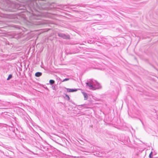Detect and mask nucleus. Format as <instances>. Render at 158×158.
Returning <instances> with one entry per match:
<instances>
[{"label":"nucleus","instance_id":"f257e3e1","mask_svg":"<svg viewBox=\"0 0 158 158\" xmlns=\"http://www.w3.org/2000/svg\"><path fill=\"white\" fill-rule=\"evenodd\" d=\"M28 5L19 4L17 11L23 10L19 12L23 20L26 21L27 25H38L37 20L41 19L42 16H49L50 14L41 12V10H51L50 6L52 3L47 2L44 0H31L28 2Z\"/></svg>","mask_w":158,"mask_h":158},{"label":"nucleus","instance_id":"f03ea898","mask_svg":"<svg viewBox=\"0 0 158 158\" xmlns=\"http://www.w3.org/2000/svg\"><path fill=\"white\" fill-rule=\"evenodd\" d=\"M8 10L10 11L15 12L17 11L18 7L19 6V4L15 3H11L8 5Z\"/></svg>","mask_w":158,"mask_h":158},{"label":"nucleus","instance_id":"7ed1b4c3","mask_svg":"<svg viewBox=\"0 0 158 158\" xmlns=\"http://www.w3.org/2000/svg\"><path fill=\"white\" fill-rule=\"evenodd\" d=\"M58 35L64 39H70V36L69 35H66L63 33H58Z\"/></svg>","mask_w":158,"mask_h":158},{"label":"nucleus","instance_id":"20e7f679","mask_svg":"<svg viewBox=\"0 0 158 158\" xmlns=\"http://www.w3.org/2000/svg\"><path fill=\"white\" fill-rule=\"evenodd\" d=\"M86 85L88 86L90 88V89L93 90H95L96 89V87L94 86L92 84L89 82H87L86 83Z\"/></svg>","mask_w":158,"mask_h":158},{"label":"nucleus","instance_id":"39448f33","mask_svg":"<svg viewBox=\"0 0 158 158\" xmlns=\"http://www.w3.org/2000/svg\"><path fill=\"white\" fill-rule=\"evenodd\" d=\"M65 88L66 89L67 91L68 92H76L78 90L80 89H69V88Z\"/></svg>","mask_w":158,"mask_h":158},{"label":"nucleus","instance_id":"423d86ee","mask_svg":"<svg viewBox=\"0 0 158 158\" xmlns=\"http://www.w3.org/2000/svg\"><path fill=\"white\" fill-rule=\"evenodd\" d=\"M42 75V73L40 72H37L35 74V76L36 77H40Z\"/></svg>","mask_w":158,"mask_h":158},{"label":"nucleus","instance_id":"0eeeda50","mask_svg":"<svg viewBox=\"0 0 158 158\" xmlns=\"http://www.w3.org/2000/svg\"><path fill=\"white\" fill-rule=\"evenodd\" d=\"M82 94H83L84 97V100H86L88 98V95L86 93H85V92H82Z\"/></svg>","mask_w":158,"mask_h":158},{"label":"nucleus","instance_id":"6e6552de","mask_svg":"<svg viewBox=\"0 0 158 158\" xmlns=\"http://www.w3.org/2000/svg\"><path fill=\"white\" fill-rule=\"evenodd\" d=\"M96 87H97L96 88V89H100L101 88V86L100 85V84L98 83L97 82H96Z\"/></svg>","mask_w":158,"mask_h":158},{"label":"nucleus","instance_id":"1a4fd4ad","mask_svg":"<svg viewBox=\"0 0 158 158\" xmlns=\"http://www.w3.org/2000/svg\"><path fill=\"white\" fill-rule=\"evenodd\" d=\"M67 5H61L60 6V8L62 9H66L67 8H68L66 7Z\"/></svg>","mask_w":158,"mask_h":158},{"label":"nucleus","instance_id":"9d476101","mask_svg":"<svg viewBox=\"0 0 158 158\" xmlns=\"http://www.w3.org/2000/svg\"><path fill=\"white\" fill-rule=\"evenodd\" d=\"M79 106L84 107V108H87L88 106L87 104H82L81 105H79L78 106Z\"/></svg>","mask_w":158,"mask_h":158},{"label":"nucleus","instance_id":"9b49d317","mask_svg":"<svg viewBox=\"0 0 158 158\" xmlns=\"http://www.w3.org/2000/svg\"><path fill=\"white\" fill-rule=\"evenodd\" d=\"M49 82L50 85H52L55 83V81L53 80H50Z\"/></svg>","mask_w":158,"mask_h":158},{"label":"nucleus","instance_id":"f8f14e48","mask_svg":"<svg viewBox=\"0 0 158 158\" xmlns=\"http://www.w3.org/2000/svg\"><path fill=\"white\" fill-rule=\"evenodd\" d=\"M12 77V75L10 74L9 75L8 78L7 79V80H9Z\"/></svg>","mask_w":158,"mask_h":158},{"label":"nucleus","instance_id":"ddd939ff","mask_svg":"<svg viewBox=\"0 0 158 158\" xmlns=\"http://www.w3.org/2000/svg\"><path fill=\"white\" fill-rule=\"evenodd\" d=\"M65 99L68 100H70V98L69 96L67 94H65V97H64Z\"/></svg>","mask_w":158,"mask_h":158},{"label":"nucleus","instance_id":"4468645a","mask_svg":"<svg viewBox=\"0 0 158 158\" xmlns=\"http://www.w3.org/2000/svg\"><path fill=\"white\" fill-rule=\"evenodd\" d=\"M153 153L152 152H151L150 153L149 155V157L150 158H152L153 157Z\"/></svg>","mask_w":158,"mask_h":158},{"label":"nucleus","instance_id":"2eb2a0df","mask_svg":"<svg viewBox=\"0 0 158 158\" xmlns=\"http://www.w3.org/2000/svg\"><path fill=\"white\" fill-rule=\"evenodd\" d=\"M69 80V78H66L64 79L62 81V82H64V81H68Z\"/></svg>","mask_w":158,"mask_h":158},{"label":"nucleus","instance_id":"dca6fc26","mask_svg":"<svg viewBox=\"0 0 158 158\" xmlns=\"http://www.w3.org/2000/svg\"><path fill=\"white\" fill-rule=\"evenodd\" d=\"M52 88L53 90H56V87H55V86L53 85H52Z\"/></svg>","mask_w":158,"mask_h":158},{"label":"nucleus","instance_id":"f3484780","mask_svg":"<svg viewBox=\"0 0 158 158\" xmlns=\"http://www.w3.org/2000/svg\"><path fill=\"white\" fill-rule=\"evenodd\" d=\"M77 6H80V7H81V6L84 7V6L83 5H82V4H81V5H78Z\"/></svg>","mask_w":158,"mask_h":158},{"label":"nucleus","instance_id":"a211bd4d","mask_svg":"<svg viewBox=\"0 0 158 158\" xmlns=\"http://www.w3.org/2000/svg\"><path fill=\"white\" fill-rule=\"evenodd\" d=\"M73 11H74L75 12H78V10H74Z\"/></svg>","mask_w":158,"mask_h":158},{"label":"nucleus","instance_id":"6ab92c4d","mask_svg":"<svg viewBox=\"0 0 158 158\" xmlns=\"http://www.w3.org/2000/svg\"><path fill=\"white\" fill-rule=\"evenodd\" d=\"M72 53H72L71 52H70L69 53V54H72Z\"/></svg>","mask_w":158,"mask_h":158},{"label":"nucleus","instance_id":"aec40b11","mask_svg":"<svg viewBox=\"0 0 158 158\" xmlns=\"http://www.w3.org/2000/svg\"><path fill=\"white\" fill-rule=\"evenodd\" d=\"M46 89H47V90H48V89L47 88V87H44Z\"/></svg>","mask_w":158,"mask_h":158},{"label":"nucleus","instance_id":"412c9836","mask_svg":"<svg viewBox=\"0 0 158 158\" xmlns=\"http://www.w3.org/2000/svg\"><path fill=\"white\" fill-rule=\"evenodd\" d=\"M90 42H92L93 43V42H94V41H93V42H92L91 40H89Z\"/></svg>","mask_w":158,"mask_h":158},{"label":"nucleus","instance_id":"4be33fe9","mask_svg":"<svg viewBox=\"0 0 158 158\" xmlns=\"http://www.w3.org/2000/svg\"><path fill=\"white\" fill-rule=\"evenodd\" d=\"M73 103V104H75V103H74V102H73V103Z\"/></svg>","mask_w":158,"mask_h":158}]
</instances>
